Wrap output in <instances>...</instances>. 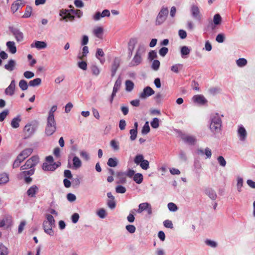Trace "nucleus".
<instances>
[{
  "instance_id": "obj_1",
  "label": "nucleus",
  "mask_w": 255,
  "mask_h": 255,
  "mask_svg": "<svg viewBox=\"0 0 255 255\" xmlns=\"http://www.w3.org/2000/svg\"><path fill=\"white\" fill-rule=\"evenodd\" d=\"M137 37H132L130 38L128 42V50L133 53V57L129 63V66L130 67L141 64L147 51V46L145 44L142 42L137 43Z\"/></svg>"
},
{
  "instance_id": "obj_2",
  "label": "nucleus",
  "mask_w": 255,
  "mask_h": 255,
  "mask_svg": "<svg viewBox=\"0 0 255 255\" xmlns=\"http://www.w3.org/2000/svg\"><path fill=\"white\" fill-rule=\"evenodd\" d=\"M222 115L218 113H213L211 115L209 122V128L211 131L214 134L220 132L222 129Z\"/></svg>"
},
{
  "instance_id": "obj_3",
  "label": "nucleus",
  "mask_w": 255,
  "mask_h": 255,
  "mask_svg": "<svg viewBox=\"0 0 255 255\" xmlns=\"http://www.w3.org/2000/svg\"><path fill=\"white\" fill-rule=\"evenodd\" d=\"M55 226V221L54 216L49 215H45V219L42 223V228L44 232L47 235L53 236L54 231L53 228Z\"/></svg>"
},
{
  "instance_id": "obj_4",
  "label": "nucleus",
  "mask_w": 255,
  "mask_h": 255,
  "mask_svg": "<svg viewBox=\"0 0 255 255\" xmlns=\"http://www.w3.org/2000/svg\"><path fill=\"white\" fill-rule=\"evenodd\" d=\"M56 130V123L54 118L47 117L45 129V134L47 136L52 135Z\"/></svg>"
},
{
  "instance_id": "obj_5",
  "label": "nucleus",
  "mask_w": 255,
  "mask_h": 255,
  "mask_svg": "<svg viewBox=\"0 0 255 255\" xmlns=\"http://www.w3.org/2000/svg\"><path fill=\"white\" fill-rule=\"evenodd\" d=\"M237 135L239 140L244 142L246 140L248 136V132L243 125H239L237 126Z\"/></svg>"
},
{
  "instance_id": "obj_6",
  "label": "nucleus",
  "mask_w": 255,
  "mask_h": 255,
  "mask_svg": "<svg viewBox=\"0 0 255 255\" xmlns=\"http://www.w3.org/2000/svg\"><path fill=\"white\" fill-rule=\"evenodd\" d=\"M39 159L38 156L36 155L33 156L26 161L24 165L21 166L20 169L21 170H23L31 168L39 162Z\"/></svg>"
},
{
  "instance_id": "obj_7",
  "label": "nucleus",
  "mask_w": 255,
  "mask_h": 255,
  "mask_svg": "<svg viewBox=\"0 0 255 255\" xmlns=\"http://www.w3.org/2000/svg\"><path fill=\"white\" fill-rule=\"evenodd\" d=\"M168 13V9L166 7H163L159 11L156 19V25H161L165 20Z\"/></svg>"
},
{
  "instance_id": "obj_8",
  "label": "nucleus",
  "mask_w": 255,
  "mask_h": 255,
  "mask_svg": "<svg viewBox=\"0 0 255 255\" xmlns=\"http://www.w3.org/2000/svg\"><path fill=\"white\" fill-rule=\"evenodd\" d=\"M190 12L193 18L197 20H200L202 18V14L198 6L193 4L190 7Z\"/></svg>"
},
{
  "instance_id": "obj_9",
  "label": "nucleus",
  "mask_w": 255,
  "mask_h": 255,
  "mask_svg": "<svg viewBox=\"0 0 255 255\" xmlns=\"http://www.w3.org/2000/svg\"><path fill=\"white\" fill-rule=\"evenodd\" d=\"M144 211H146L148 215L152 214V207L149 203L144 202L139 204L137 212L138 213H141Z\"/></svg>"
},
{
  "instance_id": "obj_10",
  "label": "nucleus",
  "mask_w": 255,
  "mask_h": 255,
  "mask_svg": "<svg viewBox=\"0 0 255 255\" xmlns=\"http://www.w3.org/2000/svg\"><path fill=\"white\" fill-rule=\"evenodd\" d=\"M154 94V90L150 87H145L143 91L139 94V97L141 99H146Z\"/></svg>"
},
{
  "instance_id": "obj_11",
  "label": "nucleus",
  "mask_w": 255,
  "mask_h": 255,
  "mask_svg": "<svg viewBox=\"0 0 255 255\" xmlns=\"http://www.w3.org/2000/svg\"><path fill=\"white\" fill-rule=\"evenodd\" d=\"M110 16V11L108 9H104L102 12L97 11L95 14L93 16L94 20L97 21L101 19V18L105 17H109Z\"/></svg>"
},
{
  "instance_id": "obj_12",
  "label": "nucleus",
  "mask_w": 255,
  "mask_h": 255,
  "mask_svg": "<svg viewBox=\"0 0 255 255\" xmlns=\"http://www.w3.org/2000/svg\"><path fill=\"white\" fill-rule=\"evenodd\" d=\"M34 173V169H30L28 171H24L21 172L18 175V177L20 179L24 178V181L26 183H29L32 181V178L30 177H26L27 175H31Z\"/></svg>"
},
{
  "instance_id": "obj_13",
  "label": "nucleus",
  "mask_w": 255,
  "mask_h": 255,
  "mask_svg": "<svg viewBox=\"0 0 255 255\" xmlns=\"http://www.w3.org/2000/svg\"><path fill=\"white\" fill-rule=\"evenodd\" d=\"M35 128L31 124H27L23 128L24 138H27L31 136L34 132Z\"/></svg>"
},
{
  "instance_id": "obj_14",
  "label": "nucleus",
  "mask_w": 255,
  "mask_h": 255,
  "mask_svg": "<svg viewBox=\"0 0 255 255\" xmlns=\"http://www.w3.org/2000/svg\"><path fill=\"white\" fill-rule=\"evenodd\" d=\"M60 165V162L50 163L47 162H44L43 163L42 168L43 170L45 171H51L55 170L59 165Z\"/></svg>"
},
{
  "instance_id": "obj_15",
  "label": "nucleus",
  "mask_w": 255,
  "mask_h": 255,
  "mask_svg": "<svg viewBox=\"0 0 255 255\" xmlns=\"http://www.w3.org/2000/svg\"><path fill=\"white\" fill-rule=\"evenodd\" d=\"M15 81L14 80H12L9 85L5 89L4 91L5 94L10 96L13 95L15 92Z\"/></svg>"
},
{
  "instance_id": "obj_16",
  "label": "nucleus",
  "mask_w": 255,
  "mask_h": 255,
  "mask_svg": "<svg viewBox=\"0 0 255 255\" xmlns=\"http://www.w3.org/2000/svg\"><path fill=\"white\" fill-rule=\"evenodd\" d=\"M104 28L100 26H95L92 31L94 35L100 39H103L104 34Z\"/></svg>"
},
{
  "instance_id": "obj_17",
  "label": "nucleus",
  "mask_w": 255,
  "mask_h": 255,
  "mask_svg": "<svg viewBox=\"0 0 255 255\" xmlns=\"http://www.w3.org/2000/svg\"><path fill=\"white\" fill-rule=\"evenodd\" d=\"M38 192V187L35 185H33L28 189L26 191V194L29 197L34 198Z\"/></svg>"
},
{
  "instance_id": "obj_18",
  "label": "nucleus",
  "mask_w": 255,
  "mask_h": 255,
  "mask_svg": "<svg viewBox=\"0 0 255 255\" xmlns=\"http://www.w3.org/2000/svg\"><path fill=\"white\" fill-rule=\"evenodd\" d=\"M11 31L17 42H21L23 40V34L19 29L13 28Z\"/></svg>"
},
{
  "instance_id": "obj_19",
  "label": "nucleus",
  "mask_w": 255,
  "mask_h": 255,
  "mask_svg": "<svg viewBox=\"0 0 255 255\" xmlns=\"http://www.w3.org/2000/svg\"><path fill=\"white\" fill-rule=\"evenodd\" d=\"M199 154L201 155H205L206 159H210L212 156V150L209 147H206L205 148H200L197 150Z\"/></svg>"
},
{
  "instance_id": "obj_20",
  "label": "nucleus",
  "mask_w": 255,
  "mask_h": 255,
  "mask_svg": "<svg viewBox=\"0 0 255 255\" xmlns=\"http://www.w3.org/2000/svg\"><path fill=\"white\" fill-rule=\"evenodd\" d=\"M47 46V43L42 41H35L30 45L31 48H36L38 50L45 49Z\"/></svg>"
},
{
  "instance_id": "obj_21",
  "label": "nucleus",
  "mask_w": 255,
  "mask_h": 255,
  "mask_svg": "<svg viewBox=\"0 0 255 255\" xmlns=\"http://www.w3.org/2000/svg\"><path fill=\"white\" fill-rule=\"evenodd\" d=\"M244 186V179L240 176H237L236 177V187L239 193H241L243 191Z\"/></svg>"
},
{
  "instance_id": "obj_22",
  "label": "nucleus",
  "mask_w": 255,
  "mask_h": 255,
  "mask_svg": "<svg viewBox=\"0 0 255 255\" xmlns=\"http://www.w3.org/2000/svg\"><path fill=\"white\" fill-rule=\"evenodd\" d=\"M25 4V2L22 0H17L14 2L11 6V9L13 12H16L20 7Z\"/></svg>"
},
{
  "instance_id": "obj_23",
  "label": "nucleus",
  "mask_w": 255,
  "mask_h": 255,
  "mask_svg": "<svg viewBox=\"0 0 255 255\" xmlns=\"http://www.w3.org/2000/svg\"><path fill=\"white\" fill-rule=\"evenodd\" d=\"M192 100L194 102L199 105H204L207 102V101L204 97L200 95H197L194 96L192 98Z\"/></svg>"
},
{
  "instance_id": "obj_24",
  "label": "nucleus",
  "mask_w": 255,
  "mask_h": 255,
  "mask_svg": "<svg viewBox=\"0 0 255 255\" xmlns=\"http://www.w3.org/2000/svg\"><path fill=\"white\" fill-rule=\"evenodd\" d=\"M9 181V177L8 173L3 172L0 174V185H4Z\"/></svg>"
},
{
  "instance_id": "obj_25",
  "label": "nucleus",
  "mask_w": 255,
  "mask_h": 255,
  "mask_svg": "<svg viewBox=\"0 0 255 255\" xmlns=\"http://www.w3.org/2000/svg\"><path fill=\"white\" fill-rule=\"evenodd\" d=\"M6 46L9 52L11 54H15L16 52V47L14 41H9L6 43Z\"/></svg>"
},
{
  "instance_id": "obj_26",
  "label": "nucleus",
  "mask_w": 255,
  "mask_h": 255,
  "mask_svg": "<svg viewBox=\"0 0 255 255\" xmlns=\"http://www.w3.org/2000/svg\"><path fill=\"white\" fill-rule=\"evenodd\" d=\"M120 65V61L118 59H115L111 67V76L114 77Z\"/></svg>"
},
{
  "instance_id": "obj_27",
  "label": "nucleus",
  "mask_w": 255,
  "mask_h": 255,
  "mask_svg": "<svg viewBox=\"0 0 255 255\" xmlns=\"http://www.w3.org/2000/svg\"><path fill=\"white\" fill-rule=\"evenodd\" d=\"M191 49L187 46H183L181 47L180 52L182 58H186L190 54Z\"/></svg>"
},
{
  "instance_id": "obj_28",
  "label": "nucleus",
  "mask_w": 255,
  "mask_h": 255,
  "mask_svg": "<svg viewBox=\"0 0 255 255\" xmlns=\"http://www.w3.org/2000/svg\"><path fill=\"white\" fill-rule=\"evenodd\" d=\"M15 66V61L13 59H10L7 63L4 65V68L9 71H12L14 69Z\"/></svg>"
},
{
  "instance_id": "obj_29",
  "label": "nucleus",
  "mask_w": 255,
  "mask_h": 255,
  "mask_svg": "<svg viewBox=\"0 0 255 255\" xmlns=\"http://www.w3.org/2000/svg\"><path fill=\"white\" fill-rule=\"evenodd\" d=\"M21 121V118L19 115L17 116L16 117L12 119L11 122V126L14 128H18L19 126V123Z\"/></svg>"
},
{
  "instance_id": "obj_30",
  "label": "nucleus",
  "mask_w": 255,
  "mask_h": 255,
  "mask_svg": "<svg viewBox=\"0 0 255 255\" xmlns=\"http://www.w3.org/2000/svg\"><path fill=\"white\" fill-rule=\"evenodd\" d=\"M105 55V53L101 48H98L97 49L96 53V57L100 61L101 64H103L105 62V59H102L100 57H104Z\"/></svg>"
},
{
  "instance_id": "obj_31",
  "label": "nucleus",
  "mask_w": 255,
  "mask_h": 255,
  "mask_svg": "<svg viewBox=\"0 0 255 255\" xmlns=\"http://www.w3.org/2000/svg\"><path fill=\"white\" fill-rule=\"evenodd\" d=\"M72 161H73V168L78 169L81 167L82 162L78 157L76 156L73 157Z\"/></svg>"
},
{
  "instance_id": "obj_32",
  "label": "nucleus",
  "mask_w": 255,
  "mask_h": 255,
  "mask_svg": "<svg viewBox=\"0 0 255 255\" xmlns=\"http://www.w3.org/2000/svg\"><path fill=\"white\" fill-rule=\"evenodd\" d=\"M184 141L189 144H193L196 142V138L194 136L189 135H184L182 137Z\"/></svg>"
},
{
  "instance_id": "obj_33",
  "label": "nucleus",
  "mask_w": 255,
  "mask_h": 255,
  "mask_svg": "<svg viewBox=\"0 0 255 255\" xmlns=\"http://www.w3.org/2000/svg\"><path fill=\"white\" fill-rule=\"evenodd\" d=\"M133 181L137 184H141L143 180V176L141 173H135L133 177Z\"/></svg>"
},
{
  "instance_id": "obj_34",
  "label": "nucleus",
  "mask_w": 255,
  "mask_h": 255,
  "mask_svg": "<svg viewBox=\"0 0 255 255\" xmlns=\"http://www.w3.org/2000/svg\"><path fill=\"white\" fill-rule=\"evenodd\" d=\"M236 63L238 67L243 68L247 65L248 61L246 59L241 58L236 61Z\"/></svg>"
},
{
  "instance_id": "obj_35",
  "label": "nucleus",
  "mask_w": 255,
  "mask_h": 255,
  "mask_svg": "<svg viewBox=\"0 0 255 255\" xmlns=\"http://www.w3.org/2000/svg\"><path fill=\"white\" fill-rule=\"evenodd\" d=\"M205 193L212 200H215L217 198L216 192L212 189H209L206 190Z\"/></svg>"
},
{
  "instance_id": "obj_36",
  "label": "nucleus",
  "mask_w": 255,
  "mask_h": 255,
  "mask_svg": "<svg viewBox=\"0 0 255 255\" xmlns=\"http://www.w3.org/2000/svg\"><path fill=\"white\" fill-rule=\"evenodd\" d=\"M126 90L128 92H130L134 88V83L130 80H127L125 82Z\"/></svg>"
},
{
  "instance_id": "obj_37",
  "label": "nucleus",
  "mask_w": 255,
  "mask_h": 255,
  "mask_svg": "<svg viewBox=\"0 0 255 255\" xmlns=\"http://www.w3.org/2000/svg\"><path fill=\"white\" fill-rule=\"evenodd\" d=\"M11 222V218L8 217L0 219V227H3L4 226L8 225L10 224Z\"/></svg>"
},
{
  "instance_id": "obj_38",
  "label": "nucleus",
  "mask_w": 255,
  "mask_h": 255,
  "mask_svg": "<svg viewBox=\"0 0 255 255\" xmlns=\"http://www.w3.org/2000/svg\"><path fill=\"white\" fill-rule=\"evenodd\" d=\"M118 160L117 158H110L107 162L108 166L111 167H115L117 166Z\"/></svg>"
},
{
  "instance_id": "obj_39",
  "label": "nucleus",
  "mask_w": 255,
  "mask_h": 255,
  "mask_svg": "<svg viewBox=\"0 0 255 255\" xmlns=\"http://www.w3.org/2000/svg\"><path fill=\"white\" fill-rule=\"evenodd\" d=\"M24 160V159L18 154L16 159L14 160L13 164V168H17L19 166L20 164Z\"/></svg>"
},
{
  "instance_id": "obj_40",
  "label": "nucleus",
  "mask_w": 255,
  "mask_h": 255,
  "mask_svg": "<svg viewBox=\"0 0 255 255\" xmlns=\"http://www.w3.org/2000/svg\"><path fill=\"white\" fill-rule=\"evenodd\" d=\"M41 83V79L39 78H37L29 82L28 85L31 87H36L40 85Z\"/></svg>"
},
{
  "instance_id": "obj_41",
  "label": "nucleus",
  "mask_w": 255,
  "mask_h": 255,
  "mask_svg": "<svg viewBox=\"0 0 255 255\" xmlns=\"http://www.w3.org/2000/svg\"><path fill=\"white\" fill-rule=\"evenodd\" d=\"M32 152L31 148H26L23 150L19 154L25 159Z\"/></svg>"
},
{
  "instance_id": "obj_42",
  "label": "nucleus",
  "mask_w": 255,
  "mask_h": 255,
  "mask_svg": "<svg viewBox=\"0 0 255 255\" xmlns=\"http://www.w3.org/2000/svg\"><path fill=\"white\" fill-rule=\"evenodd\" d=\"M205 244L212 248H216L218 246V243L216 241L214 240H211L210 239H206L205 241Z\"/></svg>"
},
{
  "instance_id": "obj_43",
  "label": "nucleus",
  "mask_w": 255,
  "mask_h": 255,
  "mask_svg": "<svg viewBox=\"0 0 255 255\" xmlns=\"http://www.w3.org/2000/svg\"><path fill=\"white\" fill-rule=\"evenodd\" d=\"M18 86L20 89L22 91H25L28 89V84L25 80H21L19 81Z\"/></svg>"
},
{
  "instance_id": "obj_44",
  "label": "nucleus",
  "mask_w": 255,
  "mask_h": 255,
  "mask_svg": "<svg viewBox=\"0 0 255 255\" xmlns=\"http://www.w3.org/2000/svg\"><path fill=\"white\" fill-rule=\"evenodd\" d=\"M110 145L114 151H118L120 149L119 142L116 140H112L110 141Z\"/></svg>"
},
{
  "instance_id": "obj_45",
  "label": "nucleus",
  "mask_w": 255,
  "mask_h": 255,
  "mask_svg": "<svg viewBox=\"0 0 255 255\" xmlns=\"http://www.w3.org/2000/svg\"><path fill=\"white\" fill-rule=\"evenodd\" d=\"M91 69L92 73L93 75L95 76H98L99 75L100 73V69L97 66L95 65H93L91 67Z\"/></svg>"
},
{
  "instance_id": "obj_46",
  "label": "nucleus",
  "mask_w": 255,
  "mask_h": 255,
  "mask_svg": "<svg viewBox=\"0 0 255 255\" xmlns=\"http://www.w3.org/2000/svg\"><path fill=\"white\" fill-rule=\"evenodd\" d=\"M89 53L88 47L87 46H85L83 47L82 49V54H79L78 56V58L79 59H82L84 57H86L88 53Z\"/></svg>"
},
{
  "instance_id": "obj_47",
  "label": "nucleus",
  "mask_w": 255,
  "mask_h": 255,
  "mask_svg": "<svg viewBox=\"0 0 255 255\" xmlns=\"http://www.w3.org/2000/svg\"><path fill=\"white\" fill-rule=\"evenodd\" d=\"M117 176L119 179L120 182L124 183L126 182V172H119Z\"/></svg>"
},
{
  "instance_id": "obj_48",
  "label": "nucleus",
  "mask_w": 255,
  "mask_h": 255,
  "mask_svg": "<svg viewBox=\"0 0 255 255\" xmlns=\"http://www.w3.org/2000/svg\"><path fill=\"white\" fill-rule=\"evenodd\" d=\"M144 160V157L142 154H137L134 158V162L136 165H139V164Z\"/></svg>"
},
{
  "instance_id": "obj_49",
  "label": "nucleus",
  "mask_w": 255,
  "mask_h": 255,
  "mask_svg": "<svg viewBox=\"0 0 255 255\" xmlns=\"http://www.w3.org/2000/svg\"><path fill=\"white\" fill-rule=\"evenodd\" d=\"M97 215L101 219H104L107 216V213L105 209L101 208L97 211Z\"/></svg>"
},
{
  "instance_id": "obj_50",
  "label": "nucleus",
  "mask_w": 255,
  "mask_h": 255,
  "mask_svg": "<svg viewBox=\"0 0 255 255\" xmlns=\"http://www.w3.org/2000/svg\"><path fill=\"white\" fill-rule=\"evenodd\" d=\"M182 66L181 64H174L171 67V70L174 73H178Z\"/></svg>"
},
{
  "instance_id": "obj_51",
  "label": "nucleus",
  "mask_w": 255,
  "mask_h": 255,
  "mask_svg": "<svg viewBox=\"0 0 255 255\" xmlns=\"http://www.w3.org/2000/svg\"><path fill=\"white\" fill-rule=\"evenodd\" d=\"M150 131V127L148 122H146L142 127L141 132L143 134H146Z\"/></svg>"
},
{
  "instance_id": "obj_52",
  "label": "nucleus",
  "mask_w": 255,
  "mask_h": 255,
  "mask_svg": "<svg viewBox=\"0 0 255 255\" xmlns=\"http://www.w3.org/2000/svg\"><path fill=\"white\" fill-rule=\"evenodd\" d=\"M8 253L7 248L0 243V255H7Z\"/></svg>"
},
{
  "instance_id": "obj_53",
  "label": "nucleus",
  "mask_w": 255,
  "mask_h": 255,
  "mask_svg": "<svg viewBox=\"0 0 255 255\" xmlns=\"http://www.w3.org/2000/svg\"><path fill=\"white\" fill-rule=\"evenodd\" d=\"M221 21L222 18L219 14H216L214 16L213 22L215 25H217L221 24Z\"/></svg>"
},
{
  "instance_id": "obj_54",
  "label": "nucleus",
  "mask_w": 255,
  "mask_h": 255,
  "mask_svg": "<svg viewBox=\"0 0 255 255\" xmlns=\"http://www.w3.org/2000/svg\"><path fill=\"white\" fill-rule=\"evenodd\" d=\"M151 126L153 128H157L159 126V120L157 118H154L150 123Z\"/></svg>"
},
{
  "instance_id": "obj_55",
  "label": "nucleus",
  "mask_w": 255,
  "mask_h": 255,
  "mask_svg": "<svg viewBox=\"0 0 255 255\" xmlns=\"http://www.w3.org/2000/svg\"><path fill=\"white\" fill-rule=\"evenodd\" d=\"M121 84H122V80L120 78H119L117 80V81H116V82L114 84L113 90L118 92L121 87Z\"/></svg>"
},
{
  "instance_id": "obj_56",
  "label": "nucleus",
  "mask_w": 255,
  "mask_h": 255,
  "mask_svg": "<svg viewBox=\"0 0 255 255\" xmlns=\"http://www.w3.org/2000/svg\"><path fill=\"white\" fill-rule=\"evenodd\" d=\"M140 167L143 170H147L149 168V162L148 160L144 159L140 164Z\"/></svg>"
},
{
  "instance_id": "obj_57",
  "label": "nucleus",
  "mask_w": 255,
  "mask_h": 255,
  "mask_svg": "<svg viewBox=\"0 0 255 255\" xmlns=\"http://www.w3.org/2000/svg\"><path fill=\"white\" fill-rule=\"evenodd\" d=\"M217 161L219 165L222 167H225L227 164L225 159L222 156H219L217 158Z\"/></svg>"
},
{
  "instance_id": "obj_58",
  "label": "nucleus",
  "mask_w": 255,
  "mask_h": 255,
  "mask_svg": "<svg viewBox=\"0 0 255 255\" xmlns=\"http://www.w3.org/2000/svg\"><path fill=\"white\" fill-rule=\"evenodd\" d=\"M160 64V62L158 60H154L152 63L151 68L153 70L157 71L159 69Z\"/></svg>"
},
{
  "instance_id": "obj_59",
  "label": "nucleus",
  "mask_w": 255,
  "mask_h": 255,
  "mask_svg": "<svg viewBox=\"0 0 255 255\" xmlns=\"http://www.w3.org/2000/svg\"><path fill=\"white\" fill-rule=\"evenodd\" d=\"M57 109V107L56 105H53L50 108L49 111L48 112L47 117L50 118H54V112L56 111Z\"/></svg>"
},
{
  "instance_id": "obj_60",
  "label": "nucleus",
  "mask_w": 255,
  "mask_h": 255,
  "mask_svg": "<svg viewBox=\"0 0 255 255\" xmlns=\"http://www.w3.org/2000/svg\"><path fill=\"white\" fill-rule=\"evenodd\" d=\"M130 133V139L131 140H134L137 136V130L136 129H131L129 131Z\"/></svg>"
},
{
  "instance_id": "obj_61",
  "label": "nucleus",
  "mask_w": 255,
  "mask_h": 255,
  "mask_svg": "<svg viewBox=\"0 0 255 255\" xmlns=\"http://www.w3.org/2000/svg\"><path fill=\"white\" fill-rule=\"evenodd\" d=\"M168 209L171 212H175L178 210L177 206L172 202L169 203L167 205Z\"/></svg>"
},
{
  "instance_id": "obj_62",
  "label": "nucleus",
  "mask_w": 255,
  "mask_h": 255,
  "mask_svg": "<svg viewBox=\"0 0 255 255\" xmlns=\"http://www.w3.org/2000/svg\"><path fill=\"white\" fill-rule=\"evenodd\" d=\"M225 35L223 33L218 34L216 38V40L219 43H223L225 41Z\"/></svg>"
},
{
  "instance_id": "obj_63",
  "label": "nucleus",
  "mask_w": 255,
  "mask_h": 255,
  "mask_svg": "<svg viewBox=\"0 0 255 255\" xmlns=\"http://www.w3.org/2000/svg\"><path fill=\"white\" fill-rule=\"evenodd\" d=\"M78 66L79 68L83 70H86L87 69V64L85 61H79L77 63Z\"/></svg>"
},
{
  "instance_id": "obj_64",
  "label": "nucleus",
  "mask_w": 255,
  "mask_h": 255,
  "mask_svg": "<svg viewBox=\"0 0 255 255\" xmlns=\"http://www.w3.org/2000/svg\"><path fill=\"white\" fill-rule=\"evenodd\" d=\"M73 14V9H70V11L66 15V16L64 17V19L67 20H73L74 19V16L72 14Z\"/></svg>"
}]
</instances>
